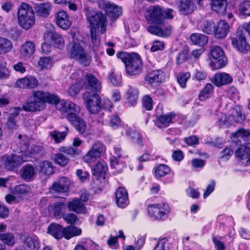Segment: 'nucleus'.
<instances>
[{"instance_id": "31", "label": "nucleus", "mask_w": 250, "mask_h": 250, "mask_svg": "<svg viewBox=\"0 0 250 250\" xmlns=\"http://www.w3.org/2000/svg\"><path fill=\"white\" fill-rule=\"evenodd\" d=\"M175 114L172 112L159 116L157 119V126L159 128L167 127L175 117Z\"/></svg>"}, {"instance_id": "35", "label": "nucleus", "mask_w": 250, "mask_h": 250, "mask_svg": "<svg viewBox=\"0 0 250 250\" xmlns=\"http://www.w3.org/2000/svg\"><path fill=\"white\" fill-rule=\"evenodd\" d=\"M191 42L195 45L204 46L208 42V37L201 33H193L190 35Z\"/></svg>"}, {"instance_id": "10", "label": "nucleus", "mask_w": 250, "mask_h": 250, "mask_svg": "<svg viewBox=\"0 0 250 250\" xmlns=\"http://www.w3.org/2000/svg\"><path fill=\"white\" fill-rule=\"evenodd\" d=\"M231 44L240 53L246 54L250 50V46L247 43L242 28H239L235 37L231 39Z\"/></svg>"}, {"instance_id": "8", "label": "nucleus", "mask_w": 250, "mask_h": 250, "mask_svg": "<svg viewBox=\"0 0 250 250\" xmlns=\"http://www.w3.org/2000/svg\"><path fill=\"white\" fill-rule=\"evenodd\" d=\"M27 161V159L22 155H5L0 159V166L6 169L12 170Z\"/></svg>"}, {"instance_id": "57", "label": "nucleus", "mask_w": 250, "mask_h": 250, "mask_svg": "<svg viewBox=\"0 0 250 250\" xmlns=\"http://www.w3.org/2000/svg\"><path fill=\"white\" fill-rule=\"evenodd\" d=\"M234 153L233 150L229 147H226L220 152V158L224 160H228Z\"/></svg>"}, {"instance_id": "3", "label": "nucleus", "mask_w": 250, "mask_h": 250, "mask_svg": "<svg viewBox=\"0 0 250 250\" xmlns=\"http://www.w3.org/2000/svg\"><path fill=\"white\" fill-rule=\"evenodd\" d=\"M85 10L86 19L89 23L90 29L94 28L97 30V28H99L100 32L104 34L106 26V16L100 12L90 10L88 8H86Z\"/></svg>"}, {"instance_id": "48", "label": "nucleus", "mask_w": 250, "mask_h": 250, "mask_svg": "<svg viewBox=\"0 0 250 250\" xmlns=\"http://www.w3.org/2000/svg\"><path fill=\"white\" fill-rule=\"evenodd\" d=\"M107 169L106 163L104 161H99L93 168V174L99 176L100 174L104 173Z\"/></svg>"}, {"instance_id": "56", "label": "nucleus", "mask_w": 250, "mask_h": 250, "mask_svg": "<svg viewBox=\"0 0 250 250\" xmlns=\"http://www.w3.org/2000/svg\"><path fill=\"white\" fill-rule=\"evenodd\" d=\"M223 238L224 237L220 236L213 237L212 241L217 250H225L226 249L225 244L222 241Z\"/></svg>"}, {"instance_id": "47", "label": "nucleus", "mask_w": 250, "mask_h": 250, "mask_svg": "<svg viewBox=\"0 0 250 250\" xmlns=\"http://www.w3.org/2000/svg\"><path fill=\"white\" fill-rule=\"evenodd\" d=\"M0 240L4 245L12 247L15 243V239L13 233L11 232L5 233L3 235H0Z\"/></svg>"}, {"instance_id": "28", "label": "nucleus", "mask_w": 250, "mask_h": 250, "mask_svg": "<svg viewBox=\"0 0 250 250\" xmlns=\"http://www.w3.org/2000/svg\"><path fill=\"white\" fill-rule=\"evenodd\" d=\"M229 32L228 24L224 20H220L216 26V29L214 33L215 37L218 39L224 38Z\"/></svg>"}, {"instance_id": "17", "label": "nucleus", "mask_w": 250, "mask_h": 250, "mask_svg": "<svg viewBox=\"0 0 250 250\" xmlns=\"http://www.w3.org/2000/svg\"><path fill=\"white\" fill-rule=\"evenodd\" d=\"M55 104L56 108L62 112L79 113L81 110L79 105L72 102L66 101L64 100H60L59 99L58 102Z\"/></svg>"}, {"instance_id": "32", "label": "nucleus", "mask_w": 250, "mask_h": 250, "mask_svg": "<svg viewBox=\"0 0 250 250\" xmlns=\"http://www.w3.org/2000/svg\"><path fill=\"white\" fill-rule=\"evenodd\" d=\"M63 237L68 240L72 237L81 235L82 231L80 228L70 226L63 228Z\"/></svg>"}, {"instance_id": "41", "label": "nucleus", "mask_w": 250, "mask_h": 250, "mask_svg": "<svg viewBox=\"0 0 250 250\" xmlns=\"http://www.w3.org/2000/svg\"><path fill=\"white\" fill-rule=\"evenodd\" d=\"M250 136V130L240 128L231 134V139L236 142L239 141V138L245 139Z\"/></svg>"}, {"instance_id": "61", "label": "nucleus", "mask_w": 250, "mask_h": 250, "mask_svg": "<svg viewBox=\"0 0 250 250\" xmlns=\"http://www.w3.org/2000/svg\"><path fill=\"white\" fill-rule=\"evenodd\" d=\"M51 61L49 57L41 58L38 62V64L42 69L50 68L51 67Z\"/></svg>"}, {"instance_id": "54", "label": "nucleus", "mask_w": 250, "mask_h": 250, "mask_svg": "<svg viewBox=\"0 0 250 250\" xmlns=\"http://www.w3.org/2000/svg\"><path fill=\"white\" fill-rule=\"evenodd\" d=\"M190 76V74L188 72L180 73L178 75L177 78V80L181 87H186L187 82Z\"/></svg>"}, {"instance_id": "29", "label": "nucleus", "mask_w": 250, "mask_h": 250, "mask_svg": "<svg viewBox=\"0 0 250 250\" xmlns=\"http://www.w3.org/2000/svg\"><path fill=\"white\" fill-rule=\"evenodd\" d=\"M67 207L70 211L77 213H85L86 208L83 204L78 199H75L68 202Z\"/></svg>"}, {"instance_id": "11", "label": "nucleus", "mask_w": 250, "mask_h": 250, "mask_svg": "<svg viewBox=\"0 0 250 250\" xmlns=\"http://www.w3.org/2000/svg\"><path fill=\"white\" fill-rule=\"evenodd\" d=\"M209 53L211 58L215 61L216 69L222 68L227 64L228 59L221 47L218 45L212 46Z\"/></svg>"}, {"instance_id": "43", "label": "nucleus", "mask_w": 250, "mask_h": 250, "mask_svg": "<svg viewBox=\"0 0 250 250\" xmlns=\"http://www.w3.org/2000/svg\"><path fill=\"white\" fill-rule=\"evenodd\" d=\"M39 171L44 175H50L53 173V167L51 163L49 161H44L41 163L39 166Z\"/></svg>"}, {"instance_id": "50", "label": "nucleus", "mask_w": 250, "mask_h": 250, "mask_svg": "<svg viewBox=\"0 0 250 250\" xmlns=\"http://www.w3.org/2000/svg\"><path fill=\"white\" fill-rule=\"evenodd\" d=\"M35 174V170L33 167L26 165L21 169L22 177L25 179L31 178Z\"/></svg>"}, {"instance_id": "21", "label": "nucleus", "mask_w": 250, "mask_h": 250, "mask_svg": "<svg viewBox=\"0 0 250 250\" xmlns=\"http://www.w3.org/2000/svg\"><path fill=\"white\" fill-rule=\"evenodd\" d=\"M197 26L199 30L207 34L214 33L216 29L215 22L210 19H202L199 21Z\"/></svg>"}, {"instance_id": "18", "label": "nucleus", "mask_w": 250, "mask_h": 250, "mask_svg": "<svg viewBox=\"0 0 250 250\" xmlns=\"http://www.w3.org/2000/svg\"><path fill=\"white\" fill-rule=\"evenodd\" d=\"M78 113H69L66 116L67 120L74 125L77 131L81 134L84 133L86 124L85 122L78 115Z\"/></svg>"}, {"instance_id": "30", "label": "nucleus", "mask_w": 250, "mask_h": 250, "mask_svg": "<svg viewBox=\"0 0 250 250\" xmlns=\"http://www.w3.org/2000/svg\"><path fill=\"white\" fill-rule=\"evenodd\" d=\"M35 51V43L31 41H27L22 44L21 49V55L25 58L30 57Z\"/></svg>"}, {"instance_id": "27", "label": "nucleus", "mask_w": 250, "mask_h": 250, "mask_svg": "<svg viewBox=\"0 0 250 250\" xmlns=\"http://www.w3.org/2000/svg\"><path fill=\"white\" fill-rule=\"evenodd\" d=\"M211 10L219 15L226 12L228 2L226 0H211L210 3Z\"/></svg>"}, {"instance_id": "5", "label": "nucleus", "mask_w": 250, "mask_h": 250, "mask_svg": "<svg viewBox=\"0 0 250 250\" xmlns=\"http://www.w3.org/2000/svg\"><path fill=\"white\" fill-rule=\"evenodd\" d=\"M148 213L153 219L164 220L168 217L170 208L167 203H162L149 205L147 208Z\"/></svg>"}, {"instance_id": "7", "label": "nucleus", "mask_w": 250, "mask_h": 250, "mask_svg": "<svg viewBox=\"0 0 250 250\" xmlns=\"http://www.w3.org/2000/svg\"><path fill=\"white\" fill-rule=\"evenodd\" d=\"M41 94L39 91H33L31 96L22 106L23 110L26 112L40 111L43 110L46 104L42 102Z\"/></svg>"}, {"instance_id": "36", "label": "nucleus", "mask_w": 250, "mask_h": 250, "mask_svg": "<svg viewBox=\"0 0 250 250\" xmlns=\"http://www.w3.org/2000/svg\"><path fill=\"white\" fill-rule=\"evenodd\" d=\"M147 30L151 34L160 37H167L171 33L170 28H167L165 31H164L160 27L149 26L147 28Z\"/></svg>"}, {"instance_id": "52", "label": "nucleus", "mask_w": 250, "mask_h": 250, "mask_svg": "<svg viewBox=\"0 0 250 250\" xmlns=\"http://www.w3.org/2000/svg\"><path fill=\"white\" fill-rule=\"evenodd\" d=\"M63 220L69 224H75L79 221L78 217L73 213H64L62 215Z\"/></svg>"}, {"instance_id": "9", "label": "nucleus", "mask_w": 250, "mask_h": 250, "mask_svg": "<svg viewBox=\"0 0 250 250\" xmlns=\"http://www.w3.org/2000/svg\"><path fill=\"white\" fill-rule=\"evenodd\" d=\"M146 19L148 22L161 24L164 21L163 9L158 5L149 6L146 10Z\"/></svg>"}, {"instance_id": "44", "label": "nucleus", "mask_w": 250, "mask_h": 250, "mask_svg": "<svg viewBox=\"0 0 250 250\" xmlns=\"http://www.w3.org/2000/svg\"><path fill=\"white\" fill-rule=\"evenodd\" d=\"M170 172V168L164 164H160L155 168V174L156 178L165 176Z\"/></svg>"}, {"instance_id": "12", "label": "nucleus", "mask_w": 250, "mask_h": 250, "mask_svg": "<svg viewBox=\"0 0 250 250\" xmlns=\"http://www.w3.org/2000/svg\"><path fill=\"white\" fill-rule=\"evenodd\" d=\"M45 31L44 33V38L46 40L52 41L55 47L62 49L64 45V40L61 35L57 33L54 27L51 24L45 25Z\"/></svg>"}, {"instance_id": "13", "label": "nucleus", "mask_w": 250, "mask_h": 250, "mask_svg": "<svg viewBox=\"0 0 250 250\" xmlns=\"http://www.w3.org/2000/svg\"><path fill=\"white\" fill-rule=\"evenodd\" d=\"M22 138L23 137L21 135H18V140L17 141L18 148L17 149V151L22 153L21 155L24 158L26 156L37 154L41 150V147L35 145H32L29 147L27 144L26 139L22 140Z\"/></svg>"}, {"instance_id": "42", "label": "nucleus", "mask_w": 250, "mask_h": 250, "mask_svg": "<svg viewBox=\"0 0 250 250\" xmlns=\"http://www.w3.org/2000/svg\"><path fill=\"white\" fill-rule=\"evenodd\" d=\"M12 47V43L9 40L4 38H0V54L9 52Z\"/></svg>"}, {"instance_id": "26", "label": "nucleus", "mask_w": 250, "mask_h": 250, "mask_svg": "<svg viewBox=\"0 0 250 250\" xmlns=\"http://www.w3.org/2000/svg\"><path fill=\"white\" fill-rule=\"evenodd\" d=\"M212 82L215 85L220 86L231 83L232 77L226 73H218L214 75Z\"/></svg>"}, {"instance_id": "51", "label": "nucleus", "mask_w": 250, "mask_h": 250, "mask_svg": "<svg viewBox=\"0 0 250 250\" xmlns=\"http://www.w3.org/2000/svg\"><path fill=\"white\" fill-rule=\"evenodd\" d=\"M126 135L129 137L131 139L134 136H137V140H135V144L140 146H142L143 145L142 137L141 134L136 130H132L131 129H128L126 130Z\"/></svg>"}, {"instance_id": "14", "label": "nucleus", "mask_w": 250, "mask_h": 250, "mask_svg": "<svg viewBox=\"0 0 250 250\" xmlns=\"http://www.w3.org/2000/svg\"><path fill=\"white\" fill-rule=\"evenodd\" d=\"M85 81L83 86L87 90V91L92 92H99L102 88L101 83L93 74L86 73L84 77Z\"/></svg>"}, {"instance_id": "25", "label": "nucleus", "mask_w": 250, "mask_h": 250, "mask_svg": "<svg viewBox=\"0 0 250 250\" xmlns=\"http://www.w3.org/2000/svg\"><path fill=\"white\" fill-rule=\"evenodd\" d=\"M124 97L125 103L130 106L136 105L138 100V90L131 86H128V89L125 92Z\"/></svg>"}, {"instance_id": "59", "label": "nucleus", "mask_w": 250, "mask_h": 250, "mask_svg": "<svg viewBox=\"0 0 250 250\" xmlns=\"http://www.w3.org/2000/svg\"><path fill=\"white\" fill-rule=\"evenodd\" d=\"M188 57V50L184 49L182 50L176 58V63L177 64H181L185 62Z\"/></svg>"}, {"instance_id": "23", "label": "nucleus", "mask_w": 250, "mask_h": 250, "mask_svg": "<svg viewBox=\"0 0 250 250\" xmlns=\"http://www.w3.org/2000/svg\"><path fill=\"white\" fill-rule=\"evenodd\" d=\"M178 8L180 13L185 16L193 13L196 9V6L191 0H181Z\"/></svg>"}, {"instance_id": "4", "label": "nucleus", "mask_w": 250, "mask_h": 250, "mask_svg": "<svg viewBox=\"0 0 250 250\" xmlns=\"http://www.w3.org/2000/svg\"><path fill=\"white\" fill-rule=\"evenodd\" d=\"M68 53L70 58L74 59L85 66L89 65L90 60L79 41L73 39V42L69 43Z\"/></svg>"}, {"instance_id": "38", "label": "nucleus", "mask_w": 250, "mask_h": 250, "mask_svg": "<svg viewBox=\"0 0 250 250\" xmlns=\"http://www.w3.org/2000/svg\"><path fill=\"white\" fill-rule=\"evenodd\" d=\"M39 92L40 93L41 95V98L42 102L45 104V103L47 102L55 104L56 102H58L59 98L57 95L40 90H39Z\"/></svg>"}, {"instance_id": "39", "label": "nucleus", "mask_w": 250, "mask_h": 250, "mask_svg": "<svg viewBox=\"0 0 250 250\" xmlns=\"http://www.w3.org/2000/svg\"><path fill=\"white\" fill-rule=\"evenodd\" d=\"M66 131L60 132L55 130L49 132V135L54 140L55 143H60L62 142L66 137L68 129L66 127Z\"/></svg>"}, {"instance_id": "34", "label": "nucleus", "mask_w": 250, "mask_h": 250, "mask_svg": "<svg viewBox=\"0 0 250 250\" xmlns=\"http://www.w3.org/2000/svg\"><path fill=\"white\" fill-rule=\"evenodd\" d=\"M69 182L65 177L62 178L57 183H55L52 186V189L58 192H66L69 188Z\"/></svg>"}, {"instance_id": "37", "label": "nucleus", "mask_w": 250, "mask_h": 250, "mask_svg": "<svg viewBox=\"0 0 250 250\" xmlns=\"http://www.w3.org/2000/svg\"><path fill=\"white\" fill-rule=\"evenodd\" d=\"M50 10V4L47 2L40 3L36 6L37 15L42 17H47L49 15Z\"/></svg>"}, {"instance_id": "64", "label": "nucleus", "mask_w": 250, "mask_h": 250, "mask_svg": "<svg viewBox=\"0 0 250 250\" xmlns=\"http://www.w3.org/2000/svg\"><path fill=\"white\" fill-rule=\"evenodd\" d=\"M91 39L94 46L98 47L100 44V39L97 37V30L94 28L90 29Z\"/></svg>"}, {"instance_id": "58", "label": "nucleus", "mask_w": 250, "mask_h": 250, "mask_svg": "<svg viewBox=\"0 0 250 250\" xmlns=\"http://www.w3.org/2000/svg\"><path fill=\"white\" fill-rule=\"evenodd\" d=\"M91 148L96 152L98 155H101L102 153L105 150V146L100 141H96L92 145Z\"/></svg>"}, {"instance_id": "2", "label": "nucleus", "mask_w": 250, "mask_h": 250, "mask_svg": "<svg viewBox=\"0 0 250 250\" xmlns=\"http://www.w3.org/2000/svg\"><path fill=\"white\" fill-rule=\"evenodd\" d=\"M18 21L19 25L25 30L31 28L35 22V15L32 7L23 2L18 12Z\"/></svg>"}, {"instance_id": "33", "label": "nucleus", "mask_w": 250, "mask_h": 250, "mask_svg": "<svg viewBox=\"0 0 250 250\" xmlns=\"http://www.w3.org/2000/svg\"><path fill=\"white\" fill-rule=\"evenodd\" d=\"M63 228L58 224H51L48 228L47 232L57 239L63 237Z\"/></svg>"}, {"instance_id": "49", "label": "nucleus", "mask_w": 250, "mask_h": 250, "mask_svg": "<svg viewBox=\"0 0 250 250\" xmlns=\"http://www.w3.org/2000/svg\"><path fill=\"white\" fill-rule=\"evenodd\" d=\"M101 156L91 148L83 156V161L86 163H91L99 158Z\"/></svg>"}, {"instance_id": "15", "label": "nucleus", "mask_w": 250, "mask_h": 250, "mask_svg": "<svg viewBox=\"0 0 250 250\" xmlns=\"http://www.w3.org/2000/svg\"><path fill=\"white\" fill-rule=\"evenodd\" d=\"M234 155L236 158H237L244 166L250 165V144L241 146L236 150Z\"/></svg>"}, {"instance_id": "62", "label": "nucleus", "mask_w": 250, "mask_h": 250, "mask_svg": "<svg viewBox=\"0 0 250 250\" xmlns=\"http://www.w3.org/2000/svg\"><path fill=\"white\" fill-rule=\"evenodd\" d=\"M6 62H0V78L1 79H5L9 76L10 72L5 65Z\"/></svg>"}, {"instance_id": "46", "label": "nucleus", "mask_w": 250, "mask_h": 250, "mask_svg": "<svg viewBox=\"0 0 250 250\" xmlns=\"http://www.w3.org/2000/svg\"><path fill=\"white\" fill-rule=\"evenodd\" d=\"M213 91V86L211 84L207 83L204 89L200 92L199 98L200 101H205L209 98Z\"/></svg>"}, {"instance_id": "24", "label": "nucleus", "mask_w": 250, "mask_h": 250, "mask_svg": "<svg viewBox=\"0 0 250 250\" xmlns=\"http://www.w3.org/2000/svg\"><path fill=\"white\" fill-rule=\"evenodd\" d=\"M55 17L56 23L60 28L66 30L70 27L71 22L69 20L68 15L66 12L60 11L56 14Z\"/></svg>"}, {"instance_id": "16", "label": "nucleus", "mask_w": 250, "mask_h": 250, "mask_svg": "<svg viewBox=\"0 0 250 250\" xmlns=\"http://www.w3.org/2000/svg\"><path fill=\"white\" fill-rule=\"evenodd\" d=\"M100 5L102 8L105 10L107 15L112 19H116L122 13L121 7L110 2L102 1L100 3Z\"/></svg>"}, {"instance_id": "53", "label": "nucleus", "mask_w": 250, "mask_h": 250, "mask_svg": "<svg viewBox=\"0 0 250 250\" xmlns=\"http://www.w3.org/2000/svg\"><path fill=\"white\" fill-rule=\"evenodd\" d=\"M106 124L113 128H117L121 124V120L118 116L112 115L109 117L106 121Z\"/></svg>"}, {"instance_id": "40", "label": "nucleus", "mask_w": 250, "mask_h": 250, "mask_svg": "<svg viewBox=\"0 0 250 250\" xmlns=\"http://www.w3.org/2000/svg\"><path fill=\"white\" fill-rule=\"evenodd\" d=\"M238 9L241 15L250 16V0H243L240 1L238 5Z\"/></svg>"}, {"instance_id": "19", "label": "nucleus", "mask_w": 250, "mask_h": 250, "mask_svg": "<svg viewBox=\"0 0 250 250\" xmlns=\"http://www.w3.org/2000/svg\"><path fill=\"white\" fill-rule=\"evenodd\" d=\"M116 202L121 208H125L129 203L127 190L123 187L119 188L115 192Z\"/></svg>"}, {"instance_id": "60", "label": "nucleus", "mask_w": 250, "mask_h": 250, "mask_svg": "<svg viewBox=\"0 0 250 250\" xmlns=\"http://www.w3.org/2000/svg\"><path fill=\"white\" fill-rule=\"evenodd\" d=\"M143 106L147 110H151L153 108V101L148 95L144 96L143 100Z\"/></svg>"}, {"instance_id": "22", "label": "nucleus", "mask_w": 250, "mask_h": 250, "mask_svg": "<svg viewBox=\"0 0 250 250\" xmlns=\"http://www.w3.org/2000/svg\"><path fill=\"white\" fill-rule=\"evenodd\" d=\"M38 84L37 79L31 76L19 79L16 83V86L21 88H34L37 86Z\"/></svg>"}, {"instance_id": "45", "label": "nucleus", "mask_w": 250, "mask_h": 250, "mask_svg": "<svg viewBox=\"0 0 250 250\" xmlns=\"http://www.w3.org/2000/svg\"><path fill=\"white\" fill-rule=\"evenodd\" d=\"M25 244L30 250H39L40 244L36 236L27 237L25 240Z\"/></svg>"}, {"instance_id": "6", "label": "nucleus", "mask_w": 250, "mask_h": 250, "mask_svg": "<svg viewBox=\"0 0 250 250\" xmlns=\"http://www.w3.org/2000/svg\"><path fill=\"white\" fill-rule=\"evenodd\" d=\"M97 93L86 91L83 95L86 108L92 114L97 113L101 108V98Z\"/></svg>"}, {"instance_id": "55", "label": "nucleus", "mask_w": 250, "mask_h": 250, "mask_svg": "<svg viewBox=\"0 0 250 250\" xmlns=\"http://www.w3.org/2000/svg\"><path fill=\"white\" fill-rule=\"evenodd\" d=\"M54 159L55 162L62 166L66 165L69 162V158L61 153L56 154Z\"/></svg>"}, {"instance_id": "63", "label": "nucleus", "mask_w": 250, "mask_h": 250, "mask_svg": "<svg viewBox=\"0 0 250 250\" xmlns=\"http://www.w3.org/2000/svg\"><path fill=\"white\" fill-rule=\"evenodd\" d=\"M65 208V205L63 203L57 202L54 205V214L55 216H59L62 211Z\"/></svg>"}, {"instance_id": "20", "label": "nucleus", "mask_w": 250, "mask_h": 250, "mask_svg": "<svg viewBox=\"0 0 250 250\" xmlns=\"http://www.w3.org/2000/svg\"><path fill=\"white\" fill-rule=\"evenodd\" d=\"M164 79V73L160 69L151 71L145 77L146 81L151 85L161 83Z\"/></svg>"}, {"instance_id": "1", "label": "nucleus", "mask_w": 250, "mask_h": 250, "mask_svg": "<svg viewBox=\"0 0 250 250\" xmlns=\"http://www.w3.org/2000/svg\"><path fill=\"white\" fill-rule=\"evenodd\" d=\"M117 56L125 63L128 75L137 76L142 72L143 61L138 54L122 52L117 53Z\"/></svg>"}]
</instances>
